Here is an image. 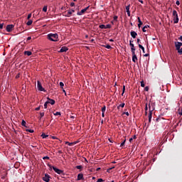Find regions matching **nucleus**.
Instances as JSON below:
<instances>
[{
    "mask_svg": "<svg viewBox=\"0 0 182 182\" xmlns=\"http://www.w3.org/2000/svg\"><path fill=\"white\" fill-rule=\"evenodd\" d=\"M43 12H47V11H48V6H45L43 8Z\"/></svg>",
    "mask_w": 182,
    "mask_h": 182,
    "instance_id": "obj_30",
    "label": "nucleus"
},
{
    "mask_svg": "<svg viewBox=\"0 0 182 182\" xmlns=\"http://www.w3.org/2000/svg\"><path fill=\"white\" fill-rule=\"evenodd\" d=\"M32 18V14H29L27 16V19H31Z\"/></svg>",
    "mask_w": 182,
    "mask_h": 182,
    "instance_id": "obj_43",
    "label": "nucleus"
},
{
    "mask_svg": "<svg viewBox=\"0 0 182 182\" xmlns=\"http://www.w3.org/2000/svg\"><path fill=\"white\" fill-rule=\"evenodd\" d=\"M102 113H105L106 112V106H104L102 108Z\"/></svg>",
    "mask_w": 182,
    "mask_h": 182,
    "instance_id": "obj_36",
    "label": "nucleus"
},
{
    "mask_svg": "<svg viewBox=\"0 0 182 182\" xmlns=\"http://www.w3.org/2000/svg\"><path fill=\"white\" fill-rule=\"evenodd\" d=\"M175 46H176V50H179L181 48V46H182V43H181V42H176L175 43Z\"/></svg>",
    "mask_w": 182,
    "mask_h": 182,
    "instance_id": "obj_8",
    "label": "nucleus"
},
{
    "mask_svg": "<svg viewBox=\"0 0 182 182\" xmlns=\"http://www.w3.org/2000/svg\"><path fill=\"white\" fill-rule=\"evenodd\" d=\"M43 160H49V156L43 157Z\"/></svg>",
    "mask_w": 182,
    "mask_h": 182,
    "instance_id": "obj_45",
    "label": "nucleus"
},
{
    "mask_svg": "<svg viewBox=\"0 0 182 182\" xmlns=\"http://www.w3.org/2000/svg\"><path fill=\"white\" fill-rule=\"evenodd\" d=\"M14 24H9L6 26V31L7 32H11L12 31V29H14Z\"/></svg>",
    "mask_w": 182,
    "mask_h": 182,
    "instance_id": "obj_7",
    "label": "nucleus"
},
{
    "mask_svg": "<svg viewBox=\"0 0 182 182\" xmlns=\"http://www.w3.org/2000/svg\"><path fill=\"white\" fill-rule=\"evenodd\" d=\"M65 144H68V146H73V142H69V141H65Z\"/></svg>",
    "mask_w": 182,
    "mask_h": 182,
    "instance_id": "obj_28",
    "label": "nucleus"
},
{
    "mask_svg": "<svg viewBox=\"0 0 182 182\" xmlns=\"http://www.w3.org/2000/svg\"><path fill=\"white\" fill-rule=\"evenodd\" d=\"M77 143H79V141H75L73 142V144H77Z\"/></svg>",
    "mask_w": 182,
    "mask_h": 182,
    "instance_id": "obj_52",
    "label": "nucleus"
},
{
    "mask_svg": "<svg viewBox=\"0 0 182 182\" xmlns=\"http://www.w3.org/2000/svg\"><path fill=\"white\" fill-rule=\"evenodd\" d=\"M110 28H112V25H110V24H107L105 26V29H110Z\"/></svg>",
    "mask_w": 182,
    "mask_h": 182,
    "instance_id": "obj_29",
    "label": "nucleus"
},
{
    "mask_svg": "<svg viewBox=\"0 0 182 182\" xmlns=\"http://www.w3.org/2000/svg\"><path fill=\"white\" fill-rule=\"evenodd\" d=\"M48 136H49V135H46L45 133H43V134H41V137H42L43 139H46V137H48Z\"/></svg>",
    "mask_w": 182,
    "mask_h": 182,
    "instance_id": "obj_23",
    "label": "nucleus"
},
{
    "mask_svg": "<svg viewBox=\"0 0 182 182\" xmlns=\"http://www.w3.org/2000/svg\"><path fill=\"white\" fill-rule=\"evenodd\" d=\"M132 42H133V41L131 40L129 41V46H131V50L136 49V48H134V44H133Z\"/></svg>",
    "mask_w": 182,
    "mask_h": 182,
    "instance_id": "obj_14",
    "label": "nucleus"
},
{
    "mask_svg": "<svg viewBox=\"0 0 182 182\" xmlns=\"http://www.w3.org/2000/svg\"><path fill=\"white\" fill-rule=\"evenodd\" d=\"M128 16H130V11H127Z\"/></svg>",
    "mask_w": 182,
    "mask_h": 182,
    "instance_id": "obj_61",
    "label": "nucleus"
},
{
    "mask_svg": "<svg viewBox=\"0 0 182 182\" xmlns=\"http://www.w3.org/2000/svg\"><path fill=\"white\" fill-rule=\"evenodd\" d=\"M89 9V6L84 9V11L86 12L87 10Z\"/></svg>",
    "mask_w": 182,
    "mask_h": 182,
    "instance_id": "obj_55",
    "label": "nucleus"
},
{
    "mask_svg": "<svg viewBox=\"0 0 182 182\" xmlns=\"http://www.w3.org/2000/svg\"><path fill=\"white\" fill-rule=\"evenodd\" d=\"M52 139H53V140H56L58 138H57L56 136H52Z\"/></svg>",
    "mask_w": 182,
    "mask_h": 182,
    "instance_id": "obj_58",
    "label": "nucleus"
},
{
    "mask_svg": "<svg viewBox=\"0 0 182 182\" xmlns=\"http://www.w3.org/2000/svg\"><path fill=\"white\" fill-rule=\"evenodd\" d=\"M131 51H132V56H136V49L131 50Z\"/></svg>",
    "mask_w": 182,
    "mask_h": 182,
    "instance_id": "obj_27",
    "label": "nucleus"
},
{
    "mask_svg": "<svg viewBox=\"0 0 182 182\" xmlns=\"http://www.w3.org/2000/svg\"><path fill=\"white\" fill-rule=\"evenodd\" d=\"M76 168H77V170H80V168H83V166L78 165L76 166Z\"/></svg>",
    "mask_w": 182,
    "mask_h": 182,
    "instance_id": "obj_40",
    "label": "nucleus"
},
{
    "mask_svg": "<svg viewBox=\"0 0 182 182\" xmlns=\"http://www.w3.org/2000/svg\"><path fill=\"white\" fill-rule=\"evenodd\" d=\"M144 90H145V92H149V87H144Z\"/></svg>",
    "mask_w": 182,
    "mask_h": 182,
    "instance_id": "obj_46",
    "label": "nucleus"
},
{
    "mask_svg": "<svg viewBox=\"0 0 182 182\" xmlns=\"http://www.w3.org/2000/svg\"><path fill=\"white\" fill-rule=\"evenodd\" d=\"M136 139V135H134V136H133L132 138H130V139H129L130 143H132V141H133V139Z\"/></svg>",
    "mask_w": 182,
    "mask_h": 182,
    "instance_id": "obj_34",
    "label": "nucleus"
},
{
    "mask_svg": "<svg viewBox=\"0 0 182 182\" xmlns=\"http://www.w3.org/2000/svg\"><path fill=\"white\" fill-rule=\"evenodd\" d=\"M31 39H32L31 37H28V38H27V41H31Z\"/></svg>",
    "mask_w": 182,
    "mask_h": 182,
    "instance_id": "obj_60",
    "label": "nucleus"
},
{
    "mask_svg": "<svg viewBox=\"0 0 182 182\" xmlns=\"http://www.w3.org/2000/svg\"><path fill=\"white\" fill-rule=\"evenodd\" d=\"M126 11L127 12H130V4L126 6Z\"/></svg>",
    "mask_w": 182,
    "mask_h": 182,
    "instance_id": "obj_25",
    "label": "nucleus"
},
{
    "mask_svg": "<svg viewBox=\"0 0 182 182\" xmlns=\"http://www.w3.org/2000/svg\"><path fill=\"white\" fill-rule=\"evenodd\" d=\"M48 167H49L50 169L53 168V170L55 173H57V174H62L63 176L65 175V173L63 172V170H60V169H59V168H56V167H55V166H51V165H48Z\"/></svg>",
    "mask_w": 182,
    "mask_h": 182,
    "instance_id": "obj_2",
    "label": "nucleus"
},
{
    "mask_svg": "<svg viewBox=\"0 0 182 182\" xmlns=\"http://www.w3.org/2000/svg\"><path fill=\"white\" fill-rule=\"evenodd\" d=\"M21 126L26 127V122H25V120H23V119L21 122Z\"/></svg>",
    "mask_w": 182,
    "mask_h": 182,
    "instance_id": "obj_21",
    "label": "nucleus"
},
{
    "mask_svg": "<svg viewBox=\"0 0 182 182\" xmlns=\"http://www.w3.org/2000/svg\"><path fill=\"white\" fill-rule=\"evenodd\" d=\"M152 114H153V112H149V113L148 117H149V123H150V122H151Z\"/></svg>",
    "mask_w": 182,
    "mask_h": 182,
    "instance_id": "obj_18",
    "label": "nucleus"
},
{
    "mask_svg": "<svg viewBox=\"0 0 182 182\" xmlns=\"http://www.w3.org/2000/svg\"><path fill=\"white\" fill-rule=\"evenodd\" d=\"M144 56H145L146 58H147V56H149V53H146V54L144 55Z\"/></svg>",
    "mask_w": 182,
    "mask_h": 182,
    "instance_id": "obj_62",
    "label": "nucleus"
},
{
    "mask_svg": "<svg viewBox=\"0 0 182 182\" xmlns=\"http://www.w3.org/2000/svg\"><path fill=\"white\" fill-rule=\"evenodd\" d=\"M104 48H106L107 49H112V46L110 45L104 46Z\"/></svg>",
    "mask_w": 182,
    "mask_h": 182,
    "instance_id": "obj_32",
    "label": "nucleus"
},
{
    "mask_svg": "<svg viewBox=\"0 0 182 182\" xmlns=\"http://www.w3.org/2000/svg\"><path fill=\"white\" fill-rule=\"evenodd\" d=\"M126 143V139H124L122 142V144H120V146L121 147H123V146H124V144Z\"/></svg>",
    "mask_w": 182,
    "mask_h": 182,
    "instance_id": "obj_37",
    "label": "nucleus"
},
{
    "mask_svg": "<svg viewBox=\"0 0 182 182\" xmlns=\"http://www.w3.org/2000/svg\"><path fill=\"white\" fill-rule=\"evenodd\" d=\"M68 50H69V48H68V47L66 46H63L60 48V51L61 53H63V52H68Z\"/></svg>",
    "mask_w": 182,
    "mask_h": 182,
    "instance_id": "obj_9",
    "label": "nucleus"
},
{
    "mask_svg": "<svg viewBox=\"0 0 182 182\" xmlns=\"http://www.w3.org/2000/svg\"><path fill=\"white\" fill-rule=\"evenodd\" d=\"M48 99V103H50V105H55V100L50 99L49 97L47 98Z\"/></svg>",
    "mask_w": 182,
    "mask_h": 182,
    "instance_id": "obj_13",
    "label": "nucleus"
},
{
    "mask_svg": "<svg viewBox=\"0 0 182 182\" xmlns=\"http://www.w3.org/2000/svg\"><path fill=\"white\" fill-rule=\"evenodd\" d=\"M35 110H36V111L41 110V107H36V108L35 109Z\"/></svg>",
    "mask_w": 182,
    "mask_h": 182,
    "instance_id": "obj_53",
    "label": "nucleus"
},
{
    "mask_svg": "<svg viewBox=\"0 0 182 182\" xmlns=\"http://www.w3.org/2000/svg\"><path fill=\"white\" fill-rule=\"evenodd\" d=\"M142 31H143V32H147V30H146V28H144V26L143 28H142Z\"/></svg>",
    "mask_w": 182,
    "mask_h": 182,
    "instance_id": "obj_49",
    "label": "nucleus"
},
{
    "mask_svg": "<svg viewBox=\"0 0 182 182\" xmlns=\"http://www.w3.org/2000/svg\"><path fill=\"white\" fill-rule=\"evenodd\" d=\"M131 36L135 39L136 36H137V33H136V31H131Z\"/></svg>",
    "mask_w": 182,
    "mask_h": 182,
    "instance_id": "obj_10",
    "label": "nucleus"
},
{
    "mask_svg": "<svg viewBox=\"0 0 182 182\" xmlns=\"http://www.w3.org/2000/svg\"><path fill=\"white\" fill-rule=\"evenodd\" d=\"M86 11H85V9H82L80 11H78L77 13V15H78V16H82V14H84L85 13Z\"/></svg>",
    "mask_w": 182,
    "mask_h": 182,
    "instance_id": "obj_12",
    "label": "nucleus"
},
{
    "mask_svg": "<svg viewBox=\"0 0 182 182\" xmlns=\"http://www.w3.org/2000/svg\"><path fill=\"white\" fill-rule=\"evenodd\" d=\"M62 114L60 113V112H57L55 113H54V116H60Z\"/></svg>",
    "mask_w": 182,
    "mask_h": 182,
    "instance_id": "obj_33",
    "label": "nucleus"
},
{
    "mask_svg": "<svg viewBox=\"0 0 182 182\" xmlns=\"http://www.w3.org/2000/svg\"><path fill=\"white\" fill-rule=\"evenodd\" d=\"M176 5H180V1H176Z\"/></svg>",
    "mask_w": 182,
    "mask_h": 182,
    "instance_id": "obj_59",
    "label": "nucleus"
},
{
    "mask_svg": "<svg viewBox=\"0 0 182 182\" xmlns=\"http://www.w3.org/2000/svg\"><path fill=\"white\" fill-rule=\"evenodd\" d=\"M138 46H139V48L140 49H141L143 53H146V51H144V47L143 46H141V44H139Z\"/></svg>",
    "mask_w": 182,
    "mask_h": 182,
    "instance_id": "obj_16",
    "label": "nucleus"
},
{
    "mask_svg": "<svg viewBox=\"0 0 182 182\" xmlns=\"http://www.w3.org/2000/svg\"><path fill=\"white\" fill-rule=\"evenodd\" d=\"M173 23H178V14H177V11H173Z\"/></svg>",
    "mask_w": 182,
    "mask_h": 182,
    "instance_id": "obj_3",
    "label": "nucleus"
},
{
    "mask_svg": "<svg viewBox=\"0 0 182 182\" xmlns=\"http://www.w3.org/2000/svg\"><path fill=\"white\" fill-rule=\"evenodd\" d=\"M48 105H49V101H47V102H45V104H44V108L45 109H48Z\"/></svg>",
    "mask_w": 182,
    "mask_h": 182,
    "instance_id": "obj_26",
    "label": "nucleus"
},
{
    "mask_svg": "<svg viewBox=\"0 0 182 182\" xmlns=\"http://www.w3.org/2000/svg\"><path fill=\"white\" fill-rule=\"evenodd\" d=\"M144 86H145L144 81H141V87H144Z\"/></svg>",
    "mask_w": 182,
    "mask_h": 182,
    "instance_id": "obj_41",
    "label": "nucleus"
},
{
    "mask_svg": "<svg viewBox=\"0 0 182 182\" xmlns=\"http://www.w3.org/2000/svg\"><path fill=\"white\" fill-rule=\"evenodd\" d=\"M124 90H126V86H123V90H122V96H123V95H124Z\"/></svg>",
    "mask_w": 182,
    "mask_h": 182,
    "instance_id": "obj_38",
    "label": "nucleus"
},
{
    "mask_svg": "<svg viewBox=\"0 0 182 182\" xmlns=\"http://www.w3.org/2000/svg\"><path fill=\"white\" fill-rule=\"evenodd\" d=\"M73 12H75V10H69L68 11V15H72V14H73Z\"/></svg>",
    "mask_w": 182,
    "mask_h": 182,
    "instance_id": "obj_31",
    "label": "nucleus"
},
{
    "mask_svg": "<svg viewBox=\"0 0 182 182\" xmlns=\"http://www.w3.org/2000/svg\"><path fill=\"white\" fill-rule=\"evenodd\" d=\"M100 29H106V26L105 24H101V25H100Z\"/></svg>",
    "mask_w": 182,
    "mask_h": 182,
    "instance_id": "obj_24",
    "label": "nucleus"
},
{
    "mask_svg": "<svg viewBox=\"0 0 182 182\" xmlns=\"http://www.w3.org/2000/svg\"><path fill=\"white\" fill-rule=\"evenodd\" d=\"M178 50V53L180 54V55H182V48H179L178 50Z\"/></svg>",
    "mask_w": 182,
    "mask_h": 182,
    "instance_id": "obj_42",
    "label": "nucleus"
},
{
    "mask_svg": "<svg viewBox=\"0 0 182 182\" xmlns=\"http://www.w3.org/2000/svg\"><path fill=\"white\" fill-rule=\"evenodd\" d=\"M4 28V23H0V29H2Z\"/></svg>",
    "mask_w": 182,
    "mask_h": 182,
    "instance_id": "obj_50",
    "label": "nucleus"
},
{
    "mask_svg": "<svg viewBox=\"0 0 182 182\" xmlns=\"http://www.w3.org/2000/svg\"><path fill=\"white\" fill-rule=\"evenodd\" d=\"M24 55H26L27 56H31L32 55V52L31 51H25Z\"/></svg>",
    "mask_w": 182,
    "mask_h": 182,
    "instance_id": "obj_19",
    "label": "nucleus"
},
{
    "mask_svg": "<svg viewBox=\"0 0 182 182\" xmlns=\"http://www.w3.org/2000/svg\"><path fill=\"white\" fill-rule=\"evenodd\" d=\"M113 168H114V166H113V167H112V168H109V169H107V173H109V171H110V170H112V169H113Z\"/></svg>",
    "mask_w": 182,
    "mask_h": 182,
    "instance_id": "obj_47",
    "label": "nucleus"
},
{
    "mask_svg": "<svg viewBox=\"0 0 182 182\" xmlns=\"http://www.w3.org/2000/svg\"><path fill=\"white\" fill-rule=\"evenodd\" d=\"M155 106L156 103L154 102H151L149 104V113H153V111L154 110V109H156Z\"/></svg>",
    "mask_w": 182,
    "mask_h": 182,
    "instance_id": "obj_5",
    "label": "nucleus"
},
{
    "mask_svg": "<svg viewBox=\"0 0 182 182\" xmlns=\"http://www.w3.org/2000/svg\"><path fill=\"white\" fill-rule=\"evenodd\" d=\"M137 19H138V22H139L138 27L141 28V26L143 25V22H141V20L140 19V17H138Z\"/></svg>",
    "mask_w": 182,
    "mask_h": 182,
    "instance_id": "obj_11",
    "label": "nucleus"
},
{
    "mask_svg": "<svg viewBox=\"0 0 182 182\" xmlns=\"http://www.w3.org/2000/svg\"><path fill=\"white\" fill-rule=\"evenodd\" d=\"M123 114H126L127 116H129V112H123Z\"/></svg>",
    "mask_w": 182,
    "mask_h": 182,
    "instance_id": "obj_51",
    "label": "nucleus"
},
{
    "mask_svg": "<svg viewBox=\"0 0 182 182\" xmlns=\"http://www.w3.org/2000/svg\"><path fill=\"white\" fill-rule=\"evenodd\" d=\"M124 105L125 104L124 102L120 104L119 105L117 106V109H120V107H124Z\"/></svg>",
    "mask_w": 182,
    "mask_h": 182,
    "instance_id": "obj_22",
    "label": "nucleus"
},
{
    "mask_svg": "<svg viewBox=\"0 0 182 182\" xmlns=\"http://www.w3.org/2000/svg\"><path fill=\"white\" fill-rule=\"evenodd\" d=\"M148 109H149V108L147 107V103H146V107H145V111L147 112Z\"/></svg>",
    "mask_w": 182,
    "mask_h": 182,
    "instance_id": "obj_54",
    "label": "nucleus"
},
{
    "mask_svg": "<svg viewBox=\"0 0 182 182\" xmlns=\"http://www.w3.org/2000/svg\"><path fill=\"white\" fill-rule=\"evenodd\" d=\"M48 38L49 39V41H51L52 42H58L59 36L57 33H50L48 35Z\"/></svg>",
    "mask_w": 182,
    "mask_h": 182,
    "instance_id": "obj_1",
    "label": "nucleus"
},
{
    "mask_svg": "<svg viewBox=\"0 0 182 182\" xmlns=\"http://www.w3.org/2000/svg\"><path fill=\"white\" fill-rule=\"evenodd\" d=\"M144 27L146 29H147V28H150V26L146 25V26H144Z\"/></svg>",
    "mask_w": 182,
    "mask_h": 182,
    "instance_id": "obj_56",
    "label": "nucleus"
},
{
    "mask_svg": "<svg viewBox=\"0 0 182 182\" xmlns=\"http://www.w3.org/2000/svg\"><path fill=\"white\" fill-rule=\"evenodd\" d=\"M60 86L61 89H63V86H65V84L62 82H60Z\"/></svg>",
    "mask_w": 182,
    "mask_h": 182,
    "instance_id": "obj_35",
    "label": "nucleus"
},
{
    "mask_svg": "<svg viewBox=\"0 0 182 182\" xmlns=\"http://www.w3.org/2000/svg\"><path fill=\"white\" fill-rule=\"evenodd\" d=\"M179 40L182 42V36L179 38Z\"/></svg>",
    "mask_w": 182,
    "mask_h": 182,
    "instance_id": "obj_64",
    "label": "nucleus"
},
{
    "mask_svg": "<svg viewBox=\"0 0 182 182\" xmlns=\"http://www.w3.org/2000/svg\"><path fill=\"white\" fill-rule=\"evenodd\" d=\"M33 21L32 20H29L27 23H26V25L28 26H31V25H32V23H33Z\"/></svg>",
    "mask_w": 182,
    "mask_h": 182,
    "instance_id": "obj_20",
    "label": "nucleus"
},
{
    "mask_svg": "<svg viewBox=\"0 0 182 182\" xmlns=\"http://www.w3.org/2000/svg\"><path fill=\"white\" fill-rule=\"evenodd\" d=\"M26 131L28 132L29 133H33V129H26Z\"/></svg>",
    "mask_w": 182,
    "mask_h": 182,
    "instance_id": "obj_44",
    "label": "nucleus"
},
{
    "mask_svg": "<svg viewBox=\"0 0 182 182\" xmlns=\"http://www.w3.org/2000/svg\"><path fill=\"white\" fill-rule=\"evenodd\" d=\"M40 116H41V119H42V117H43V116H45V112H40Z\"/></svg>",
    "mask_w": 182,
    "mask_h": 182,
    "instance_id": "obj_39",
    "label": "nucleus"
},
{
    "mask_svg": "<svg viewBox=\"0 0 182 182\" xmlns=\"http://www.w3.org/2000/svg\"><path fill=\"white\" fill-rule=\"evenodd\" d=\"M117 18H118L117 16H114V21H117Z\"/></svg>",
    "mask_w": 182,
    "mask_h": 182,
    "instance_id": "obj_48",
    "label": "nucleus"
},
{
    "mask_svg": "<svg viewBox=\"0 0 182 182\" xmlns=\"http://www.w3.org/2000/svg\"><path fill=\"white\" fill-rule=\"evenodd\" d=\"M136 61H137V55H132V62L136 63Z\"/></svg>",
    "mask_w": 182,
    "mask_h": 182,
    "instance_id": "obj_15",
    "label": "nucleus"
},
{
    "mask_svg": "<svg viewBox=\"0 0 182 182\" xmlns=\"http://www.w3.org/2000/svg\"><path fill=\"white\" fill-rule=\"evenodd\" d=\"M37 89L39 92H46L45 88L42 86V83H41V81H37Z\"/></svg>",
    "mask_w": 182,
    "mask_h": 182,
    "instance_id": "obj_4",
    "label": "nucleus"
},
{
    "mask_svg": "<svg viewBox=\"0 0 182 182\" xmlns=\"http://www.w3.org/2000/svg\"><path fill=\"white\" fill-rule=\"evenodd\" d=\"M83 178V173H79L77 175V180H82Z\"/></svg>",
    "mask_w": 182,
    "mask_h": 182,
    "instance_id": "obj_17",
    "label": "nucleus"
},
{
    "mask_svg": "<svg viewBox=\"0 0 182 182\" xmlns=\"http://www.w3.org/2000/svg\"><path fill=\"white\" fill-rule=\"evenodd\" d=\"M102 117H105V112H102Z\"/></svg>",
    "mask_w": 182,
    "mask_h": 182,
    "instance_id": "obj_63",
    "label": "nucleus"
},
{
    "mask_svg": "<svg viewBox=\"0 0 182 182\" xmlns=\"http://www.w3.org/2000/svg\"><path fill=\"white\" fill-rule=\"evenodd\" d=\"M70 6H75V3L74 2L70 3Z\"/></svg>",
    "mask_w": 182,
    "mask_h": 182,
    "instance_id": "obj_57",
    "label": "nucleus"
},
{
    "mask_svg": "<svg viewBox=\"0 0 182 182\" xmlns=\"http://www.w3.org/2000/svg\"><path fill=\"white\" fill-rule=\"evenodd\" d=\"M43 180L45 182L50 181V176H49V174H48V173H46L45 176L43 177Z\"/></svg>",
    "mask_w": 182,
    "mask_h": 182,
    "instance_id": "obj_6",
    "label": "nucleus"
}]
</instances>
